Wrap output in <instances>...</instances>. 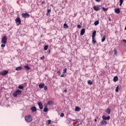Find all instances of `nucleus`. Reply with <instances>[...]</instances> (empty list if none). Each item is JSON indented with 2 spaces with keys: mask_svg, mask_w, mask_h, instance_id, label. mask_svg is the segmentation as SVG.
<instances>
[{
  "mask_svg": "<svg viewBox=\"0 0 126 126\" xmlns=\"http://www.w3.org/2000/svg\"><path fill=\"white\" fill-rule=\"evenodd\" d=\"M7 73H8V71L4 70L3 71L0 72V75L5 76V75H7Z\"/></svg>",
  "mask_w": 126,
  "mask_h": 126,
  "instance_id": "nucleus-4",
  "label": "nucleus"
},
{
  "mask_svg": "<svg viewBox=\"0 0 126 126\" xmlns=\"http://www.w3.org/2000/svg\"><path fill=\"white\" fill-rule=\"evenodd\" d=\"M102 120L103 121H106V120H107L108 121H109V120H110V119H111V117H110V116H108L107 117L105 116H102Z\"/></svg>",
  "mask_w": 126,
  "mask_h": 126,
  "instance_id": "nucleus-8",
  "label": "nucleus"
},
{
  "mask_svg": "<svg viewBox=\"0 0 126 126\" xmlns=\"http://www.w3.org/2000/svg\"><path fill=\"white\" fill-rule=\"evenodd\" d=\"M50 6H52V7H54V5L53 4H50Z\"/></svg>",
  "mask_w": 126,
  "mask_h": 126,
  "instance_id": "nucleus-48",
  "label": "nucleus"
},
{
  "mask_svg": "<svg viewBox=\"0 0 126 126\" xmlns=\"http://www.w3.org/2000/svg\"><path fill=\"white\" fill-rule=\"evenodd\" d=\"M67 70V69L66 68H64L63 70V72L64 73H66V71Z\"/></svg>",
  "mask_w": 126,
  "mask_h": 126,
  "instance_id": "nucleus-35",
  "label": "nucleus"
},
{
  "mask_svg": "<svg viewBox=\"0 0 126 126\" xmlns=\"http://www.w3.org/2000/svg\"><path fill=\"white\" fill-rule=\"evenodd\" d=\"M57 73L59 74V75L61 74V72L60 71H57Z\"/></svg>",
  "mask_w": 126,
  "mask_h": 126,
  "instance_id": "nucleus-42",
  "label": "nucleus"
},
{
  "mask_svg": "<svg viewBox=\"0 0 126 126\" xmlns=\"http://www.w3.org/2000/svg\"><path fill=\"white\" fill-rule=\"evenodd\" d=\"M49 54H51V50L49 51Z\"/></svg>",
  "mask_w": 126,
  "mask_h": 126,
  "instance_id": "nucleus-49",
  "label": "nucleus"
},
{
  "mask_svg": "<svg viewBox=\"0 0 126 126\" xmlns=\"http://www.w3.org/2000/svg\"><path fill=\"white\" fill-rule=\"evenodd\" d=\"M94 122H97V119H94Z\"/></svg>",
  "mask_w": 126,
  "mask_h": 126,
  "instance_id": "nucleus-51",
  "label": "nucleus"
},
{
  "mask_svg": "<svg viewBox=\"0 0 126 126\" xmlns=\"http://www.w3.org/2000/svg\"><path fill=\"white\" fill-rule=\"evenodd\" d=\"M94 24L95 26H97V25H98V24H99V21L98 20L95 21L94 23Z\"/></svg>",
  "mask_w": 126,
  "mask_h": 126,
  "instance_id": "nucleus-28",
  "label": "nucleus"
},
{
  "mask_svg": "<svg viewBox=\"0 0 126 126\" xmlns=\"http://www.w3.org/2000/svg\"><path fill=\"white\" fill-rule=\"evenodd\" d=\"M102 10H103V11H107V10H108V8H102Z\"/></svg>",
  "mask_w": 126,
  "mask_h": 126,
  "instance_id": "nucleus-39",
  "label": "nucleus"
},
{
  "mask_svg": "<svg viewBox=\"0 0 126 126\" xmlns=\"http://www.w3.org/2000/svg\"><path fill=\"white\" fill-rule=\"evenodd\" d=\"M118 80H119V78L118 77V76H116L114 77L113 81H114V82H117V81H118Z\"/></svg>",
  "mask_w": 126,
  "mask_h": 126,
  "instance_id": "nucleus-15",
  "label": "nucleus"
},
{
  "mask_svg": "<svg viewBox=\"0 0 126 126\" xmlns=\"http://www.w3.org/2000/svg\"><path fill=\"white\" fill-rule=\"evenodd\" d=\"M85 33V29H82L81 30L80 35H84Z\"/></svg>",
  "mask_w": 126,
  "mask_h": 126,
  "instance_id": "nucleus-13",
  "label": "nucleus"
},
{
  "mask_svg": "<svg viewBox=\"0 0 126 126\" xmlns=\"http://www.w3.org/2000/svg\"><path fill=\"white\" fill-rule=\"evenodd\" d=\"M93 8L95 11H98V10H100V7L98 6H94Z\"/></svg>",
  "mask_w": 126,
  "mask_h": 126,
  "instance_id": "nucleus-10",
  "label": "nucleus"
},
{
  "mask_svg": "<svg viewBox=\"0 0 126 126\" xmlns=\"http://www.w3.org/2000/svg\"><path fill=\"white\" fill-rule=\"evenodd\" d=\"M47 105H53V101L49 100L47 102Z\"/></svg>",
  "mask_w": 126,
  "mask_h": 126,
  "instance_id": "nucleus-22",
  "label": "nucleus"
},
{
  "mask_svg": "<svg viewBox=\"0 0 126 126\" xmlns=\"http://www.w3.org/2000/svg\"><path fill=\"white\" fill-rule=\"evenodd\" d=\"M5 44L6 43H3L1 45V48H4V47H5Z\"/></svg>",
  "mask_w": 126,
  "mask_h": 126,
  "instance_id": "nucleus-33",
  "label": "nucleus"
},
{
  "mask_svg": "<svg viewBox=\"0 0 126 126\" xmlns=\"http://www.w3.org/2000/svg\"><path fill=\"white\" fill-rule=\"evenodd\" d=\"M47 123L48 125H51V123H52V121H51L50 120H48Z\"/></svg>",
  "mask_w": 126,
  "mask_h": 126,
  "instance_id": "nucleus-37",
  "label": "nucleus"
},
{
  "mask_svg": "<svg viewBox=\"0 0 126 126\" xmlns=\"http://www.w3.org/2000/svg\"><path fill=\"white\" fill-rule=\"evenodd\" d=\"M1 43H2V44H6V43H7V37H6V35L2 37L1 39Z\"/></svg>",
  "mask_w": 126,
  "mask_h": 126,
  "instance_id": "nucleus-3",
  "label": "nucleus"
},
{
  "mask_svg": "<svg viewBox=\"0 0 126 126\" xmlns=\"http://www.w3.org/2000/svg\"><path fill=\"white\" fill-rule=\"evenodd\" d=\"M106 40V35H103V37L101 39V42L103 43V42H105Z\"/></svg>",
  "mask_w": 126,
  "mask_h": 126,
  "instance_id": "nucleus-20",
  "label": "nucleus"
},
{
  "mask_svg": "<svg viewBox=\"0 0 126 126\" xmlns=\"http://www.w3.org/2000/svg\"><path fill=\"white\" fill-rule=\"evenodd\" d=\"M109 21H111V18H109Z\"/></svg>",
  "mask_w": 126,
  "mask_h": 126,
  "instance_id": "nucleus-52",
  "label": "nucleus"
},
{
  "mask_svg": "<svg viewBox=\"0 0 126 126\" xmlns=\"http://www.w3.org/2000/svg\"><path fill=\"white\" fill-rule=\"evenodd\" d=\"M21 69H22V68L21 67V66H19V67H17L16 68V70H17V71H19V70H21Z\"/></svg>",
  "mask_w": 126,
  "mask_h": 126,
  "instance_id": "nucleus-26",
  "label": "nucleus"
},
{
  "mask_svg": "<svg viewBox=\"0 0 126 126\" xmlns=\"http://www.w3.org/2000/svg\"><path fill=\"white\" fill-rule=\"evenodd\" d=\"M123 42H124L125 43H126V39H123Z\"/></svg>",
  "mask_w": 126,
  "mask_h": 126,
  "instance_id": "nucleus-43",
  "label": "nucleus"
},
{
  "mask_svg": "<svg viewBox=\"0 0 126 126\" xmlns=\"http://www.w3.org/2000/svg\"><path fill=\"white\" fill-rule=\"evenodd\" d=\"M45 59V56H43V57H40V60L41 61H43V60H44Z\"/></svg>",
  "mask_w": 126,
  "mask_h": 126,
  "instance_id": "nucleus-40",
  "label": "nucleus"
},
{
  "mask_svg": "<svg viewBox=\"0 0 126 126\" xmlns=\"http://www.w3.org/2000/svg\"><path fill=\"white\" fill-rule=\"evenodd\" d=\"M45 86V84H40L39 85H38V87H39V88H40V89H43V88H44V87Z\"/></svg>",
  "mask_w": 126,
  "mask_h": 126,
  "instance_id": "nucleus-12",
  "label": "nucleus"
},
{
  "mask_svg": "<svg viewBox=\"0 0 126 126\" xmlns=\"http://www.w3.org/2000/svg\"><path fill=\"white\" fill-rule=\"evenodd\" d=\"M64 92H65V93H66V92H67V90L66 89L64 90Z\"/></svg>",
  "mask_w": 126,
  "mask_h": 126,
  "instance_id": "nucleus-45",
  "label": "nucleus"
},
{
  "mask_svg": "<svg viewBox=\"0 0 126 126\" xmlns=\"http://www.w3.org/2000/svg\"><path fill=\"white\" fill-rule=\"evenodd\" d=\"M22 17H24V18H27L28 17H30V15L28 13H23L22 14Z\"/></svg>",
  "mask_w": 126,
  "mask_h": 126,
  "instance_id": "nucleus-6",
  "label": "nucleus"
},
{
  "mask_svg": "<svg viewBox=\"0 0 126 126\" xmlns=\"http://www.w3.org/2000/svg\"><path fill=\"white\" fill-rule=\"evenodd\" d=\"M51 12V9H47V13L46 15H50V13Z\"/></svg>",
  "mask_w": 126,
  "mask_h": 126,
  "instance_id": "nucleus-23",
  "label": "nucleus"
},
{
  "mask_svg": "<svg viewBox=\"0 0 126 126\" xmlns=\"http://www.w3.org/2000/svg\"><path fill=\"white\" fill-rule=\"evenodd\" d=\"M96 36V31H94L92 33V38H95Z\"/></svg>",
  "mask_w": 126,
  "mask_h": 126,
  "instance_id": "nucleus-18",
  "label": "nucleus"
},
{
  "mask_svg": "<svg viewBox=\"0 0 126 126\" xmlns=\"http://www.w3.org/2000/svg\"><path fill=\"white\" fill-rule=\"evenodd\" d=\"M31 110L32 112H36L37 111V109L36 108V107L33 106L31 108Z\"/></svg>",
  "mask_w": 126,
  "mask_h": 126,
  "instance_id": "nucleus-14",
  "label": "nucleus"
},
{
  "mask_svg": "<svg viewBox=\"0 0 126 126\" xmlns=\"http://www.w3.org/2000/svg\"><path fill=\"white\" fill-rule=\"evenodd\" d=\"M60 117H61V118H63V117H64V114L61 113L60 115Z\"/></svg>",
  "mask_w": 126,
  "mask_h": 126,
  "instance_id": "nucleus-38",
  "label": "nucleus"
},
{
  "mask_svg": "<svg viewBox=\"0 0 126 126\" xmlns=\"http://www.w3.org/2000/svg\"><path fill=\"white\" fill-rule=\"evenodd\" d=\"M44 90H45V91L48 90V87H47V86H45L44 87Z\"/></svg>",
  "mask_w": 126,
  "mask_h": 126,
  "instance_id": "nucleus-36",
  "label": "nucleus"
},
{
  "mask_svg": "<svg viewBox=\"0 0 126 126\" xmlns=\"http://www.w3.org/2000/svg\"><path fill=\"white\" fill-rule=\"evenodd\" d=\"M63 76H64V75H63V74H62V75H61V77H63Z\"/></svg>",
  "mask_w": 126,
  "mask_h": 126,
  "instance_id": "nucleus-47",
  "label": "nucleus"
},
{
  "mask_svg": "<svg viewBox=\"0 0 126 126\" xmlns=\"http://www.w3.org/2000/svg\"><path fill=\"white\" fill-rule=\"evenodd\" d=\"M63 27L64 28H66V29H67V28H68V26L67 25V24H66V23H64L63 24Z\"/></svg>",
  "mask_w": 126,
  "mask_h": 126,
  "instance_id": "nucleus-25",
  "label": "nucleus"
},
{
  "mask_svg": "<svg viewBox=\"0 0 126 126\" xmlns=\"http://www.w3.org/2000/svg\"><path fill=\"white\" fill-rule=\"evenodd\" d=\"M15 21L17 23V25L18 26V25H20L21 24V20L19 18H17L15 19Z\"/></svg>",
  "mask_w": 126,
  "mask_h": 126,
  "instance_id": "nucleus-5",
  "label": "nucleus"
},
{
  "mask_svg": "<svg viewBox=\"0 0 126 126\" xmlns=\"http://www.w3.org/2000/svg\"><path fill=\"white\" fill-rule=\"evenodd\" d=\"M125 30H126V27L125 28Z\"/></svg>",
  "mask_w": 126,
  "mask_h": 126,
  "instance_id": "nucleus-53",
  "label": "nucleus"
},
{
  "mask_svg": "<svg viewBox=\"0 0 126 126\" xmlns=\"http://www.w3.org/2000/svg\"><path fill=\"white\" fill-rule=\"evenodd\" d=\"M114 55H115V56H117V54H118V51H117V49L115 48L114 49Z\"/></svg>",
  "mask_w": 126,
  "mask_h": 126,
  "instance_id": "nucleus-29",
  "label": "nucleus"
},
{
  "mask_svg": "<svg viewBox=\"0 0 126 126\" xmlns=\"http://www.w3.org/2000/svg\"><path fill=\"white\" fill-rule=\"evenodd\" d=\"M77 28H78L79 29H80V28H81V26H80V25H78L77 26Z\"/></svg>",
  "mask_w": 126,
  "mask_h": 126,
  "instance_id": "nucleus-41",
  "label": "nucleus"
},
{
  "mask_svg": "<svg viewBox=\"0 0 126 126\" xmlns=\"http://www.w3.org/2000/svg\"><path fill=\"white\" fill-rule=\"evenodd\" d=\"M88 83L90 85H92V84H93V82H92V81H91V80H90L88 81Z\"/></svg>",
  "mask_w": 126,
  "mask_h": 126,
  "instance_id": "nucleus-31",
  "label": "nucleus"
},
{
  "mask_svg": "<svg viewBox=\"0 0 126 126\" xmlns=\"http://www.w3.org/2000/svg\"><path fill=\"white\" fill-rule=\"evenodd\" d=\"M24 67L26 68V69H27V70H29V69H30V68L28 65L24 66Z\"/></svg>",
  "mask_w": 126,
  "mask_h": 126,
  "instance_id": "nucleus-24",
  "label": "nucleus"
},
{
  "mask_svg": "<svg viewBox=\"0 0 126 126\" xmlns=\"http://www.w3.org/2000/svg\"><path fill=\"white\" fill-rule=\"evenodd\" d=\"M115 91L116 92H119V86H118L117 87H116V89L115 90Z\"/></svg>",
  "mask_w": 126,
  "mask_h": 126,
  "instance_id": "nucleus-34",
  "label": "nucleus"
},
{
  "mask_svg": "<svg viewBox=\"0 0 126 126\" xmlns=\"http://www.w3.org/2000/svg\"><path fill=\"white\" fill-rule=\"evenodd\" d=\"M25 120L27 123H31L32 121V116L30 115H27L25 117Z\"/></svg>",
  "mask_w": 126,
  "mask_h": 126,
  "instance_id": "nucleus-1",
  "label": "nucleus"
},
{
  "mask_svg": "<svg viewBox=\"0 0 126 126\" xmlns=\"http://www.w3.org/2000/svg\"><path fill=\"white\" fill-rule=\"evenodd\" d=\"M70 121H74V120H72V119H70Z\"/></svg>",
  "mask_w": 126,
  "mask_h": 126,
  "instance_id": "nucleus-50",
  "label": "nucleus"
},
{
  "mask_svg": "<svg viewBox=\"0 0 126 126\" xmlns=\"http://www.w3.org/2000/svg\"><path fill=\"white\" fill-rule=\"evenodd\" d=\"M75 109V111L76 112H79L80 111V110H81V108H80L78 106H76Z\"/></svg>",
  "mask_w": 126,
  "mask_h": 126,
  "instance_id": "nucleus-16",
  "label": "nucleus"
},
{
  "mask_svg": "<svg viewBox=\"0 0 126 126\" xmlns=\"http://www.w3.org/2000/svg\"><path fill=\"white\" fill-rule=\"evenodd\" d=\"M92 43L93 44H96V39L95 38V37H92Z\"/></svg>",
  "mask_w": 126,
  "mask_h": 126,
  "instance_id": "nucleus-19",
  "label": "nucleus"
},
{
  "mask_svg": "<svg viewBox=\"0 0 126 126\" xmlns=\"http://www.w3.org/2000/svg\"><path fill=\"white\" fill-rule=\"evenodd\" d=\"M107 125V121L105 120H102V121L100 122L99 124V126H106Z\"/></svg>",
  "mask_w": 126,
  "mask_h": 126,
  "instance_id": "nucleus-7",
  "label": "nucleus"
},
{
  "mask_svg": "<svg viewBox=\"0 0 126 126\" xmlns=\"http://www.w3.org/2000/svg\"><path fill=\"white\" fill-rule=\"evenodd\" d=\"M37 105L40 109V110H43V104L41 102H37Z\"/></svg>",
  "mask_w": 126,
  "mask_h": 126,
  "instance_id": "nucleus-9",
  "label": "nucleus"
},
{
  "mask_svg": "<svg viewBox=\"0 0 126 126\" xmlns=\"http://www.w3.org/2000/svg\"><path fill=\"white\" fill-rule=\"evenodd\" d=\"M115 12V13H117V14H120V12H121V10H120V8H115L114 9Z\"/></svg>",
  "mask_w": 126,
  "mask_h": 126,
  "instance_id": "nucleus-11",
  "label": "nucleus"
},
{
  "mask_svg": "<svg viewBox=\"0 0 126 126\" xmlns=\"http://www.w3.org/2000/svg\"><path fill=\"white\" fill-rule=\"evenodd\" d=\"M95 1H97V2H100V0H95Z\"/></svg>",
  "mask_w": 126,
  "mask_h": 126,
  "instance_id": "nucleus-46",
  "label": "nucleus"
},
{
  "mask_svg": "<svg viewBox=\"0 0 126 126\" xmlns=\"http://www.w3.org/2000/svg\"><path fill=\"white\" fill-rule=\"evenodd\" d=\"M48 48H49L48 45H44V51H47L48 50Z\"/></svg>",
  "mask_w": 126,
  "mask_h": 126,
  "instance_id": "nucleus-21",
  "label": "nucleus"
},
{
  "mask_svg": "<svg viewBox=\"0 0 126 126\" xmlns=\"http://www.w3.org/2000/svg\"><path fill=\"white\" fill-rule=\"evenodd\" d=\"M20 94H21V91L17 90L13 94V96H14V97H17V96L20 95Z\"/></svg>",
  "mask_w": 126,
  "mask_h": 126,
  "instance_id": "nucleus-2",
  "label": "nucleus"
},
{
  "mask_svg": "<svg viewBox=\"0 0 126 126\" xmlns=\"http://www.w3.org/2000/svg\"><path fill=\"white\" fill-rule=\"evenodd\" d=\"M41 3L42 4H44V3H45V1H42Z\"/></svg>",
  "mask_w": 126,
  "mask_h": 126,
  "instance_id": "nucleus-44",
  "label": "nucleus"
},
{
  "mask_svg": "<svg viewBox=\"0 0 126 126\" xmlns=\"http://www.w3.org/2000/svg\"><path fill=\"white\" fill-rule=\"evenodd\" d=\"M120 6H122L123 2H124V0H120Z\"/></svg>",
  "mask_w": 126,
  "mask_h": 126,
  "instance_id": "nucleus-27",
  "label": "nucleus"
},
{
  "mask_svg": "<svg viewBox=\"0 0 126 126\" xmlns=\"http://www.w3.org/2000/svg\"><path fill=\"white\" fill-rule=\"evenodd\" d=\"M106 112L108 115H110L111 114V109L110 108H107L106 110Z\"/></svg>",
  "mask_w": 126,
  "mask_h": 126,
  "instance_id": "nucleus-17",
  "label": "nucleus"
},
{
  "mask_svg": "<svg viewBox=\"0 0 126 126\" xmlns=\"http://www.w3.org/2000/svg\"><path fill=\"white\" fill-rule=\"evenodd\" d=\"M43 112H45V113L48 112V107H47V106H45L44 108Z\"/></svg>",
  "mask_w": 126,
  "mask_h": 126,
  "instance_id": "nucleus-30",
  "label": "nucleus"
},
{
  "mask_svg": "<svg viewBox=\"0 0 126 126\" xmlns=\"http://www.w3.org/2000/svg\"><path fill=\"white\" fill-rule=\"evenodd\" d=\"M19 89H23V88H24V87H23L22 85H19L18 87Z\"/></svg>",
  "mask_w": 126,
  "mask_h": 126,
  "instance_id": "nucleus-32",
  "label": "nucleus"
}]
</instances>
